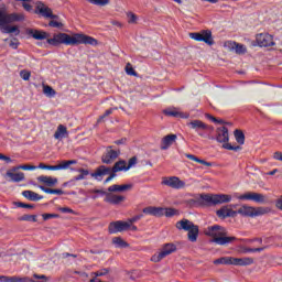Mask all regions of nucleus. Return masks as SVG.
I'll return each instance as SVG.
<instances>
[{
  "label": "nucleus",
  "mask_w": 282,
  "mask_h": 282,
  "mask_svg": "<svg viewBox=\"0 0 282 282\" xmlns=\"http://www.w3.org/2000/svg\"><path fill=\"white\" fill-rule=\"evenodd\" d=\"M225 47L229 52H235V54H238V55H243L248 52V47H246V45L239 44L237 42H226Z\"/></svg>",
  "instance_id": "nucleus-16"
},
{
  "label": "nucleus",
  "mask_w": 282,
  "mask_h": 282,
  "mask_svg": "<svg viewBox=\"0 0 282 282\" xmlns=\"http://www.w3.org/2000/svg\"><path fill=\"white\" fill-rule=\"evenodd\" d=\"M256 41L260 47H274V37L270 33H260L256 36Z\"/></svg>",
  "instance_id": "nucleus-12"
},
{
  "label": "nucleus",
  "mask_w": 282,
  "mask_h": 282,
  "mask_svg": "<svg viewBox=\"0 0 282 282\" xmlns=\"http://www.w3.org/2000/svg\"><path fill=\"white\" fill-rule=\"evenodd\" d=\"M2 28L3 34H14V36H19L21 34V30L17 25H0Z\"/></svg>",
  "instance_id": "nucleus-31"
},
{
  "label": "nucleus",
  "mask_w": 282,
  "mask_h": 282,
  "mask_svg": "<svg viewBox=\"0 0 282 282\" xmlns=\"http://www.w3.org/2000/svg\"><path fill=\"white\" fill-rule=\"evenodd\" d=\"M215 265H232V257H221L214 260Z\"/></svg>",
  "instance_id": "nucleus-35"
},
{
  "label": "nucleus",
  "mask_w": 282,
  "mask_h": 282,
  "mask_svg": "<svg viewBox=\"0 0 282 282\" xmlns=\"http://www.w3.org/2000/svg\"><path fill=\"white\" fill-rule=\"evenodd\" d=\"M137 164H138V158L132 156L131 159H129L128 164H127L128 171L130 169H133V166H135Z\"/></svg>",
  "instance_id": "nucleus-49"
},
{
  "label": "nucleus",
  "mask_w": 282,
  "mask_h": 282,
  "mask_svg": "<svg viewBox=\"0 0 282 282\" xmlns=\"http://www.w3.org/2000/svg\"><path fill=\"white\" fill-rule=\"evenodd\" d=\"M236 213L242 217H261L270 213V207H253L249 205H242L238 210H236Z\"/></svg>",
  "instance_id": "nucleus-5"
},
{
  "label": "nucleus",
  "mask_w": 282,
  "mask_h": 282,
  "mask_svg": "<svg viewBox=\"0 0 282 282\" xmlns=\"http://www.w3.org/2000/svg\"><path fill=\"white\" fill-rule=\"evenodd\" d=\"M113 111H116V108H110V109L106 110L105 113L99 117L97 122H102L105 120V118L111 116V113H113Z\"/></svg>",
  "instance_id": "nucleus-46"
},
{
  "label": "nucleus",
  "mask_w": 282,
  "mask_h": 282,
  "mask_svg": "<svg viewBox=\"0 0 282 282\" xmlns=\"http://www.w3.org/2000/svg\"><path fill=\"white\" fill-rule=\"evenodd\" d=\"M95 276H106V274H109V269H101L100 271H97L93 273Z\"/></svg>",
  "instance_id": "nucleus-53"
},
{
  "label": "nucleus",
  "mask_w": 282,
  "mask_h": 282,
  "mask_svg": "<svg viewBox=\"0 0 282 282\" xmlns=\"http://www.w3.org/2000/svg\"><path fill=\"white\" fill-rule=\"evenodd\" d=\"M120 156V150H113L112 147H107L106 153L101 156L102 164H113L115 160Z\"/></svg>",
  "instance_id": "nucleus-14"
},
{
  "label": "nucleus",
  "mask_w": 282,
  "mask_h": 282,
  "mask_svg": "<svg viewBox=\"0 0 282 282\" xmlns=\"http://www.w3.org/2000/svg\"><path fill=\"white\" fill-rule=\"evenodd\" d=\"M162 186H167L174 191H182L186 188V182L177 176H164L161 181Z\"/></svg>",
  "instance_id": "nucleus-8"
},
{
  "label": "nucleus",
  "mask_w": 282,
  "mask_h": 282,
  "mask_svg": "<svg viewBox=\"0 0 282 282\" xmlns=\"http://www.w3.org/2000/svg\"><path fill=\"white\" fill-rule=\"evenodd\" d=\"M22 195L25 199H29V202H41V199H43V196L32 191H24L22 192Z\"/></svg>",
  "instance_id": "nucleus-30"
},
{
  "label": "nucleus",
  "mask_w": 282,
  "mask_h": 282,
  "mask_svg": "<svg viewBox=\"0 0 282 282\" xmlns=\"http://www.w3.org/2000/svg\"><path fill=\"white\" fill-rule=\"evenodd\" d=\"M164 116H169L171 118H182V119H188L191 118V115L188 112L180 111V108H166L163 110Z\"/></svg>",
  "instance_id": "nucleus-19"
},
{
  "label": "nucleus",
  "mask_w": 282,
  "mask_h": 282,
  "mask_svg": "<svg viewBox=\"0 0 282 282\" xmlns=\"http://www.w3.org/2000/svg\"><path fill=\"white\" fill-rule=\"evenodd\" d=\"M205 235L210 237L212 243H216L217 246H228V243L237 241V237H228V230L219 225L207 227L205 229Z\"/></svg>",
  "instance_id": "nucleus-2"
},
{
  "label": "nucleus",
  "mask_w": 282,
  "mask_h": 282,
  "mask_svg": "<svg viewBox=\"0 0 282 282\" xmlns=\"http://www.w3.org/2000/svg\"><path fill=\"white\" fill-rule=\"evenodd\" d=\"M90 193H97L99 195H106L107 196V193L102 189H90Z\"/></svg>",
  "instance_id": "nucleus-64"
},
{
  "label": "nucleus",
  "mask_w": 282,
  "mask_h": 282,
  "mask_svg": "<svg viewBox=\"0 0 282 282\" xmlns=\"http://www.w3.org/2000/svg\"><path fill=\"white\" fill-rule=\"evenodd\" d=\"M36 10L44 19H58V15H55L52 9L43 2H36Z\"/></svg>",
  "instance_id": "nucleus-17"
},
{
  "label": "nucleus",
  "mask_w": 282,
  "mask_h": 282,
  "mask_svg": "<svg viewBox=\"0 0 282 282\" xmlns=\"http://www.w3.org/2000/svg\"><path fill=\"white\" fill-rule=\"evenodd\" d=\"M200 199L205 204L212 206H219L221 204H230L232 202V195L230 194H200Z\"/></svg>",
  "instance_id": "nucleus-4"
},
{
  "label": "nucleus",
  "mask_w": 282,
  "mask_h": 282,
  "mask_svg": "<svg viewBox=\"0 0 282 282\" xmlns=\"http://www.w3.org/2000/svg\"><path fill=\"white\" fill-rule=\"evenodd\" d=\"M28 278H19L17 275L8 276V275H0V282H25Z\"/></svg>",
  "instance_id": "nucleus-34"
},
{
  "label": "nucleus",
  "mask_w": 282,
  "mask_h": 282,
  "mask_svg": "<svg viewBox=\"0 0 282 282\" xmlns=\"http://www.w3.org/2000/svg\"><path fill=\"white\" fill-rule=\"evenodd\" d=\"M59 213H68L70 215H76V212L69 207H58Z\"/></svg>",
  "instance_id": "nucleus-52"
},
{
  "label": "nucleus",
  "mask_w": 282,
  "mask_h": 282,
  "mask_svg": "<svg viewBox=\"0 0 282 282\" xmlns=\"http://www.w3.org/2000/svg\"><path fill=\"white\" fill-rule=\"evenodd\" d=\"M30 76H32V73H30L29 70H21L20 72V77L22 78V80H30Z\"/></svg>",
  "instance_id": "nucleus-50"
},
{
  "label": "nucleus",
  "mask_w": 282,
  "mask_h": 282,
  "mask_svg": "<svg viewBox=\"0 0 282 282\" xmlns=\"http://www.w3.org/2000/svg\"><path fill=\"white\" fill-rule=\"evenodd\" d=\"M240 202H254L256 204H265L268 197L257 192H246L237 197Z\"/></svg>",
  "instance_id": "nucleus-9"
},
{
  "label": "nucleus",
  "mask_w": 282,
  "mask_h": 282,
  "mask_svg": "<svg viewBox=\"0 0 282 282\" xmlns=\"http://www.w3.org/2000/svg\"><path fill=\"white\" fill-rule=\"evenodd\" d=\"M0 160H3L7 164L12 163V159H10V156H6V154H0Z\"/></svg>",
  "instance_id": "nucleus-60"
},
{
  "label": "nucleus",
  "mask_w": 282,
  "mask_h": 282,
  "mask_svg": "<svg viewBox=\"0 0 282 282\" xmlns=\"http://www.w3.org/2000/svg\"><path fill=\"white\" fill-rule=\"evenodd\" d=\"M46 171H58V165H46Z\"/></svg>",
  "instance_id": "nucleus-63"
},
{
  "label": "nucleus",
  "mask_w": 282,
  "mask_h": 282,
  "mask_svg": "<svg viewBox=\"0 0 282 282\" xmlns=\"http://www.w3.org/2000/svg\"><path fill=\"white\" fill-rule=\"evenodd\" d=\"M142 217H143V215L140 214V215L133 216L132 218L128 219V221L131 226L132 224H135V221H140V219H142Z\"/></svg>",
  "instance_id": "nucleus-55"
},
{
  "label": "nucleus",
  "mask_w": 282,
  "mask_h": 282,
  "mask_svg": "<svg viewBox=\"0 0 282 282\" xmlns=\"http://www.w3.org/2000/svg\"><path fill=\"white\" fill-rule=\"evenodd\" d=\"M128 23H138V15L134 13H128Z\"/></svg>",
  "instance_id": "nucleus-54"
},
{
  "label": "nucleus",
  "mask_w": 282,
  "mask_h": 282,
  "mask_svg": "<svg viewBox=\"0 0 282 282\" xmlns=\"http://www.w3.org/2000/svg\"><path fill=\"white\" fill-rule=\"evenodd\" d=\"M189 39L213 45V33L210 31H202L200 33H189Z\"/></svg>",
  "instance_id": "nucleus-13"
},
{
  "label": "nucleus",
  "mask_w": 282,
  "mask_h": 282,
  "mask_svg": "<svg viewBox=\"0 0 282 282\" xmlns=\"http://www.w3.org/2000/svg\"><path fill=\"white\" fill-rule=\"evenodd\" d=\"M110 173H112L111 167L100 165L90 175H91V177H94V180H97V182H102V177H105V175H110Z\"/></svg>",
  "instance_id": "nucleus-20"
},
{
  "label": "nucleus",
  "mask_w": 282,
  "mask_h": 282,
  "mask_svg": "<svg viewBox=\"0 0 282 282\" xmlns=\"http://www.w3.org/2000/svg\"><path fill=\"white\" fill-rule=\"evenodd\" d=\"M175 140H177V135H175V134L166 135L162 140L161 149L163 151H166V149H169V147H171V144H173L175 142Z\"/></svg>",
  "instance_id": "nucleus-32"
},
{
  "label": "nucleus",
  "mask_w": 282,
  "mask_h": 282,
  "mask_svg": "<svg viewBox=\"0 0 282 282\" xmlns=\"http://www.w3.org/2000/svg\"><path fill=\"white\" fill-rule=\"evenodd\" d=\"M78 175H76L73 180L74 182H80L83 180H86L87 175H89V170L85 169H77L76 170Z\"/></svg>",
  "instance_id": "nucleus-36"
},
{
  "label": "nucleus",
  "mask_w": 282,
  "mask_h": 282,
  "mask_svg": "<svg viewBox=\"0 0 282 282\" xmlns=\"http://www.w3.org/2000/svg\"><path fill=\"white\" fill-rule=\"evenodd\" d=\"M254 263V258L245 257V258H232L231 257V265H240L248 267Z\"/></svg>",
  "instance_id": "nucleus-23"
},
{
  "label": "nucleus",
  "mask_w": 282,
  "mask_h": 282,
  "mask_svg": "<svg viewBox=\"0 0 282 282\" xmlns=\"http://www.w3.org/2000/svg\"><path fill=\"white\" fill-rule=\"evenodd\" d=\"M234 135H235L238 144H245L246 135L243 134V132L241 130H235Z\"/></svg>",
  "instance_id": "nucleus-40"
},
{
  "label": "nucleus",
  "mask_w": 282,
  "mask_h": 282,
  "mask_svg": "<svg viewBox=\"0 0 282 282\" xmlns=\"http://www.w3.org/2000/svg\"><path fill=\"white\" fill-rule=\"evenodd\" d=\"M59 217L58 214H42L44 221H47L48 219H58Z\"/></svg>",
  "instance_id": "nucleus-47"
},
{
  "label": "nucleus",
  "mask_w": 282,
  "mask_h": 282,
  "mask_svg": "<svg viewBox=\"0 0 282 282\" xmlns=\"http://www.w3.org/2000/svg\"><path fill=\"white\" fill-rule=\"evenodd\" d=\"M17 21H25V14L23 13H11L6 14L0 11V25H8V23H14Z\"/></svg>",
  "instance_id": "nucleus-10"
},
{
  "label": "nucleus",
  "mask_w": 282,
  "mask_h": 282,
  "mask_svg": "<svg viewBox=\"0 0 282 282\" xmlns=\"http://www.w3.org/2000/svg\"><path fill=\"white\" fill-rule=\"evenodd\" d=\"M217 142L223 144V149H227V151H241L240 145H231L228 143L230 140V137L228 134V128L221 127L217 129V137H216Z\"/></svg>",
  "instance_id": "nucleus-6"
},
{
  "label": "nucleus",
  "mask_w": 282,
  "mask_h": 282,
  "mask_svg": "<svg viewBox=\"0 0 282 282\" xmlns=\"http://www.w3.org/2000/svg\"><path fill=\"white\" fill-rule=\"evenodd\" d=\"M131 228V223L129 220L122 221V220H117L113 223H110L108 230L110 235H116V232H124V230H129Z\"/></svg>",
  "instance_id": "nucleus-11"
},
{
  "label": "nucleus",
  "mask_w": 282,
  "mask_h": 282,
  "mask_svg": "<svg viewBox=\"0 0 282 282\" xmlns=\"http://www.w3.org/2000/svg\"><path fill=\"white\" fill-rule=\"evenodd\" d=\"M112 171V173L116 175V173H120L122 171L127 172L129 171V169L127 167V161L124 160H119L117 161L112 169H110Z\"/></svg>",
  "instance_id": "nucleus-28"
},
{
  "label": "nucleus",
  "mask_w": 282,
  "mask_h": 282,
  "mask_svg": "<svg viewBox=\"0 0 282 282\" xmlns=\"http://www.w3.org/2000/svg\"><path fill=\"white\" fill-rule=\"evenodd\" d=\"M48 25L51 28H63V23L62 22L54 21V20L50 21Z\"/></svg>",
  "instance_id": "nucleus-56"
},
{
  "label": "nucleus",
  "mask_w": 282,
  "mask_h": 282,
  "mask_svg": "<svg viewBox=\"0 0 282 282\" xmlns=\"http://www.w3.org/2000/svg\"><path fill=\"white\" fill-rule=\"evenodd\" d=\"M187 127L193 131H196L200 138H204V133H202V131H207V129H209L208 124L198 119H194L187 122Z\"/></svg>",
  "instance_id": "nucleus-15"
},
{
  "label": "nucleus",
  "mask_w": 282,
  "mask_h": 282,
  "mask_svg": "<svg viewBox=\"0 0 282 282\" xmlns=\"http://www.w3.org/2000/svg\"><path fill=\"white\" fill-rule=\"evenodd\" d=\"M173 252H177V246H175V243H165L159 252L151 257L150 261H152V263H160L162 259H166V257L173 254Z\"/></svg>",
  "instance_id": "nucleus-7"
},
{
  "label": "nucleus",
  "mask_w": 282,
  "mask_h": 282,
  "mask_svg": "<svg viewBox=\"0 0 282 282\" xmlns=\"http://www.w3.org/2000/svg\"><path fill=\"white\" fill-rule=\"evenodd\" d=\"M186 158L188 160H192L193 162H197L198 164H203V166H213V163L207 162L205 160H202V159H199V158H197V156H195L193 154H186Z\"/></svg>",
  "instance_id": "nucleus-39"
},
{
  "label": "nucleus",
  "mask_w": 282,
  "mask_h": 282,
  "mask_svg": "<svg viewBox=\"0 0 282 282\" xmlns=\"http://www.w3.org/2000/svg\"><path fill=\"white\" fill-rule=\"evenodd\" d=\"M124 199H127V197L122 195H116L112 193H107L105 197V202H107V204H113V205L122 204Z\"/></svg>",
  "instance_id": "nucleus-24"
},
{
  "label": "nucleus",
  "mask_w": 282,
  "mask_h": 282,
  "mask_svg": "<svg viewBox=\"0 0 282 282\" xmlns=\"http://www.w3.org/2000/svg\"><path fill=\"white\" fill-rule=\"evenodd\" d=\"M142 213H144V215H151L152 217H164L163 207L148 206L142 209Z\"/></svg>",
  "instance_id": "nucleus-21"
},
{
  "label": "nucleus",
  "mask_w": 282,
  "mask_h": 282,
  "mask_svg": "<svg viewBox=\"0 0 282 282\" xmlns=\"http://www.w3.org/2000/svg\"><path fill=\"white\" fill-rule=\"evenodd\" d=\"M126 276H128L129 281L138 282L142 276H144V272L140 269H133L130 271H126Z\"/></svg>",
  "instance_id": "nucleus-25"
},
{
  "label": "nucleus",
  "mask_w": 282,
  "mask_h": 282,
  "mask_svg": "<svg viewBox=\"0 0 282 282\" xmlns=\"http://www.w3.org/2000/svg\"><path fill=\"white\" fill-rule=\"evenodd\" d=\"M19 221H33L36 223L39 221L36 215H23L19 218Z\"/></svg>",
  "instance_id": "nucleus-41"
},
{
  "label": "nucleus",
  "mask_w": 282,
  "mask_h": 282,
  "mask_svg": "<svg viewBox=\"0 0 282 282\" xmlns=\"http://www.w3.org/2000/svg\"><path fill=\"white\" fill-rule=\"evenodd\" d=\"M113 177H116V174L113 172H110L109 176L105 180L104 184H109V182H111Z\"/></svg>",
  "instance_id": "nucleus-61"
},
{
  "label": "nucleus",
  "mask_w": 282,
  "mask_h": 282,
  "mask_svg": "<svg viewBox=\"0 0 282 282\" xmlns=\"http://www.w3.org/2000/svg\"><path fill=\"white\" fill-rule=\"evenodd\" d=\"M273 158H274V160H279L280 162H282V153L281 152H274Z\"/></svg>",
  "instance_id": "nucleus-62"
},
{
  "label": "nucleus",
  "mask_w": 282,
  "mask_h": 282,
  "mask_svg": "<svg viewBox=\"0 0 282 282\" xmlns=\"http://www.w3.org/2000/svg\"><path fill=\"white\" fill-rule=\"evenodd\" d=\"M216 215L219 219H228V217H237V210H234L230 206L225 205L216 210Z\"/></svg>",
  "instance_id": "nucleus-18"
},
{
  "label": "nucleus",
  "mask_w": 282,
  "mask_h": 282,
  "mask_svg": "<svg viewBox=\"0 0 282 282\" xmlns=\"http://www.w3.org/2000/svg\"><path fill=\"white\" fill-rule=\"evenodd\" d=\"M176 228L177 230H185L187 234V238L192 243H195L197 241V237H199V227L193 221L188 219H183L176 223Z\"/></svg>",
  "instance_id": "nucleus-3"
},
{
  "label": "nucleus",
  "mask_w": 282,
  "mask_h": 282,
  "mask_svg": "<svg viewBox=\"0 0 282 282\" xmlns=\"http://www.w3.org/2000/svg\"><path fill=\"white\" fill-rule=\"evenodd\" d=\"M7 177H9L10 182H23L25 180V174L23 172H17L14 171V167L7 171L6 174Z\"/></svg>",
  "instance_id": "nucleus-22"
},
{
  "label": "nucleus",
  "mask_w": 282,
  "mask_h": 282,
  "mask_svg": "<svg viewBox=\"0 0 282 282\" xmlns=\"http://www.w3.org/2000/svg\"><path fill=\"white\" fill-rule=\"evenodd\" d=\"M263 250H265V247H261V248L239 247L238 253L239 254H248L250 252H263Z\"/></svg>",
  "instance_id": "nucleus-33"
},
{
  "label": "nucleus",
  "mask_w": 282,
  "mask_h": 282,
  "mask_svg": "<svg viewBox=\"0 0 282 282\" xmlns=\"http://www.w3.org/2000/svg\"><path fill=\"white\" fill-rule=\"evenodd\" d=\"M133 188V184H124V185H111L108 187L109 193H124L127 191H131Z\"/></svg>",
  "instance_id": "nucleus-27"
},
{
  "label": "nucleus",
  "mask_w": 282,
  "mask_h": 282,
  "mask_svg": "<svg viewBox=\"0 0 282 282\" xmlns=\"http://www.w3.org/2000/svg\"><path fill=\"white\" fill-rule=\"evenodd\" d=\"M164 215L165 217H173L177 215V210H175L174 208H164Z\"/></svg>",
  "instance_id": "nucleus-48"
},
{
  "label": "nucleus",
  "mask_w": 282,
  "mask_h": 282,
  "mask_svg": "<svg viewBox=\"0 0 282 282\" xmlns=\"http://www.w3.org/2000/svg\"><path fill=\"white\" fill-rule=\"evenodd\" d=\"M58 171L63 169H69V163L68 161H63L61 164L57 165Z\"/></svg>",
  "instance_id": "nucleus-59"
},
{
  "label": "nucleus",
  "mask_w": 282,
  "mask_h": 282,
  "mask_svg": "<svg viewBox=\"0 0 282 282\" xmlns=\"http://www.w3.org/2000/svg\"><path fill=\"white\" fill-rule=\"evenodd\" d=\"M14 206H18V208H34V205L17 202L14 203Z\"/></svg>",
  "instance_id": "nucleus-51"
},
{
  "label": "nucleus",
  "mask_w": 282,
  "mask_h": 282,
  "mask_svg": "<svg viewBox=\"0 0 282 282\" xmlns=\"http://www.w3.org/2000/svg\"><path fill=\"white\" fill-rule=\"evenodd\" d=\"M42 88L44 96H46L47 98H54V96H56V90H54L52 86L42 84Z\"/></svg>",
  "instance_id": "nucleus-37"
},
{
  "label": "nucleus",
  "mask_w": 282,
  "mask_h": 282,
  "mask_svg": "<svg viewBox=\"0 0 282 282\" xmlns=\"http://www.w3.org/2000/svg\"><path fill=\"white\" fill-rule=\"evenodd\" d=\"M68 135L67 127L63 124H59L54 133L55 140H63V138H67Z\"/></svg>",
  "instance_id": "nucleus-29"
},
{
  "label": "nucleus",
  "mask_w": 282,
  "mask_h": 282,
  "mask_svg": "<svg viewBox=\"0 0 282 282\" xmlns=\"http://www.w3.org/2000/svg\"><path fill=\"white\" fill-rule=\"evenodd\" d=\"M36 180L40 184H44L45 186H56L58 184V178L52 176L41 175L37 176Z\"/></svg>",
  "instance_id": "nucleus-26"
},
{
  "label": "nucleus",
  "mask_w": 282,
  "mask_h": 282,
  "mask_svg": "<svg viewBox=\"0 0 282 282\" xmlns=\"http://www.w3.org/2000/svg\"><path fill=\"white\" fill-rule=\"evenodd\" d=\"M10 47H12V50H17V47H19V40L18 39H12L10 41Z\"/></svg>",
  "instance_id": "nucleus-58"
},
{
  "label": "nucleus",
  "mask_w": 282,
  "mask_h": 282,
  "mask_svg": "<svg viewBox=\"0 0 282 282\" xmlns=\"http://www.w3.org/2000/svg\"><path fill=\"white\" fill-rule=\"evenodd\" d=\"M13 171H36V166L34 165H19L13 167Z\"/></svg>",
  "instance_id": "nucleus-42"
},
{
  "label": "nucleus",
  "mask_w": 282,
  "mask_h": 282,
  "mask_svg": "<svg viewBox=\"0 0 282 282\" xmlns=\"http://www.w3.org/2000/svg\"><path fill=\"white\" fill-rule=\"evenodd\" d=\"M89 3H93V6H100V7H105V6H109V0H88Z\"/></svg>",
  "instance_id": "nucleus-45"
},
{
  "label": "nucleus",
  "mask_w": 282,
  "mask_h": 282,
  "mask_svg": "<svg viewBox=\"0 0 282 282\" xmlns=\"http://www.w3.org/2000/svg\"><path fill=\"white\" fill-rule=\"evenodd\" d=\"M39 189L43 191V193H46L47 195H53V189L52 188H47V187H45L43 185H40Z\"/></svg>",
  "instance_id": "nucleus-57"
},
{
  "label": "nucleus",
  "mask_w": 282,
  "mask_h": 282,
  "mask_svg": "<svg viewBox=\"0 0 282 282\" xmlns=\"http://www.w3.org/2000/svg\"><path fill=\"white\" fill-rule=\"evenodd\" d=\"M112 243L115 248H129V243L120 237L112 238Z\"/></svg>",
  "instance_id": "nucleus-38"
},
{
  "label": "nucleus",
  "mask_w": 282,
  "mask_h": 282,
  "mask_svg": "<svg viewBox=\"0 0 282 282\" xmlns=\"http://www.w3.org/2000/svg\"><path fill=\"white\" fill-rule=\"evenodd\" d=\"M33 278L36 279V281L33 282H50V278H47L45 274H33Z\"/></svg>",
  "instance_id": "nucleus-44"
},
{
  "label": "nucleus",
  "mask_w": 282,
  "mask_h": 282,
  "mask_svg": "<svg viewBox=\"0 0 282 282\" xmlns=\"http://www.w3.org/2000/svg\"><path fill=\"white\" fill-rule=\"evenodd\" d=\"M26 34L32 36L35 41H45L48 45H53L54 47L58 45H98V40L82 34V33H74L69 35L67 33H55L53 37H50V33L45 31L28 29Z\"/></svg>",
  "instance_id": "nucleus-1"
},
{
  "label": "nucleus",
  "mask_w": 282,
  "mask_h": 282,
  "mask_svg": "<svg viewBox=\"0 0 282 282\" xmlns=\"http://www.w3.org/2000/svg\"><path fill=\"white\" fill-rule=\"evenodd\" d=\"M124 69H126V74H128V76H138V73L135 72V69L133 68L131 63H127Z\"/></svg>",
  "instance_id": "nucleus-43"
}]
</instances>
